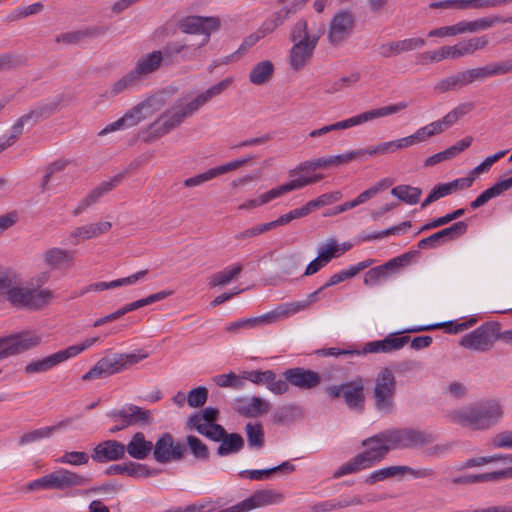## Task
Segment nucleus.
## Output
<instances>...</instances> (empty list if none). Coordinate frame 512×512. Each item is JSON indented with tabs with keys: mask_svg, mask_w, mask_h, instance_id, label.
<instances>
[{
	"mask_svg": "<svg viewBox=\"0 0 512 512\" xmlns=\"http://www.w3.org/2000/svg\"><path fill=\"white\" fill-rule=\"evenodd\" d=\"M287 19V13H283L282 10H279L273 13L271 17L262 23L261 27L259 28V33H261L264 37L281 26Z\"/></svg>",
	"mask_w": 512,
	"mask_h": 512,
	"instance_id": "obj_56",
	"label": "nucleus"
},
{
	"mask_svg": "<svg viewBox=\"0 0 512 512\" xmlns=\"http://www.w3.org/2000/svg\"><path fill=\"white\" fill-rule=\"evenodd\" d=\"M243 267L241 264H235L232 267H227L224 270L215 273L211 278L209 285L212 287L215 286H224L236 279L242 272Z\"/></svg>",
	"mask_w": 512,
	"mask_h": 512,
	"instance_id": "obj_46",
	"label": "nucleus"
},
{
	"mask_svg": "<svg viewBox=\"0 0 512 512\" xmlns=\"http://www.w3.org/2000/svg\"><path fill=\"white\" fill-rule=\"evenodd\" d=\"M282 500L283 495L273 489L259 490L246 498L250 510L270 504L280 503Z\"/></svg>",
	"mask_w": 512,
	"mask_h": 512,
	"instance_id": "obj_36",
	"label": "nucleus"
},
{
	"mask_svg": "<svg viewBox=\"0 0 512 512\" xmlns=\"http://www.w3.org/2000/svg\"><path fill=\"white\" fill-rule=\"evenodd\" d=\"M42 10L43 4L41 2L33 3L27 7H18L7 16V20L9 22L17 21L30 15L38 14Z\"/></svg>",
	"mask_w": 512,
	"mask_h": 512,
	"instance_id": "obj_57",
	"label": "nucleus"
},
{
	"mask_svg": "<svg viewBox=\"0 0 512 512\" xmlns=\"http://www.w3.org/2000/svg\"><path fill=\"white\" fill-rule=\"evenodd\" d=\"M148 353H114L101 358L88 372L82 375L83 381L107 378L124 371L141 360L146 359Z\"/></svg>",
	"mask_w": 512,
	"mask_h": 512,
	"instance_id": "obj_6",
	"label": "nucleus"
},
{
	"mask_svg": "<svg viewBox=\"0 0 512 512\" xmlns=\"http://www.w3.org/2000/svg\"><path fill=\"white\" fill-rule=\"evenodd\" d=\"M418 254V251H409L400 256L390 259L386 263L379 265L381 270L388 278L391 274L396 273L400 268L408 265L412 258Z\"/></svg>",
	"mask_w": 512,
	"mask_h": 512,
	"instance_id": "obj_47",
	"label": "nucleus"
},
{
	"mask_svg": "<svg viewBox=\"0 0 512 512\" xmlns=\"http://www.w3.org/2000/svg\"><path fill=\"white\" fill-rule=\"evenodd\" d=\"M31 120V115L21 116L12 126L11 134L0 142V152L11 146L23 133L24 123Z\"/></svg>",
	"mask_w": 512,
	"mask_h": 512,
	"instance_id": "obj_52",
	"label": "nucleus"
},
{
	"mask_svg": "<svg viewBox=\"0 0 512 512\" xmlns=\"http://www.w3.org/2000/svg\"><path fill=\"white\" fill-rule=\"evenodd\" d=\"M172 294H173V291H171V290L160 291V292L151 294L145 298L136 300L132 303L126 304L125 306L121 307L120 309H118V314H120V316L122 317L123 315H125L128 312L142 308L146 305H150L154 302L164 300Z\"/></svg>",
	"mask_w": 512,
	"mask_h": 512,
	"instance_id": "obj_43",
	"label": "nucleus"
},
{
	"mask_svg": "<svg viewBox=\"0 0 512 512\" xmlns=\"http://www.w3.org/2000/svg\"><path fill=\"white\" fill-rule=\"evenodd\" d=\"M106 31L107 29L104 27H88L82 30L61 33L55 37V42L63 43L66 45L78 44L81 41H84L88 38H94L100 35H104Z\"/></svg>",
	"mask_w": 512,
	"mask_h": 512,
	"instance_id": "obj_32",
	"label": "nucleus"
},
{
	"mask_svg": "<svg viewBox=\"0 0 512 512\" xmlns=\"http://www.w3.org/2000/svg\"><path fill=\"white\" fill-rule=\"evenodd\" d=\"M220 442L217 448V455L221 457L236 454L244 447V439L238 433H226Z\"/></svg>",
	"mask_w": 512,
	"mask_h": 512,
	"instance_id": "obj_38",
	"label": "nucleus"
},
{
	"mask_svg": "<svg viewBox=\"0 0 512 512\" xmlns=\"http://www.w3.org/2000/svg\"><path fill=\"white\" fill-rule=\"evenodd\" d=\"M355 27V17L350 10H340L331 18L327 39L331 46H342L352 35Z\"/></svg>",
	"mask_w": 512,
	"mask_h": 512,
	"instance_id": "obj_14",
	"label": "nucleus"
},
{
	"mask_svg": "<svg viewBox=\"0 0 512 512\" xmlns=\"http://www.w3.org/2000/svg\"><path fill=\"white\" fill-rule=\"evenodd\" d=\"M187 445L191 453L198 459H208L209 450L206 444H204L196 436L189 435L186 438Z\"/></svg>",
	"mask_w": 512,
	"mask_h": 512,
	"instance_id": "obj_64",
	"label": "nucleus"
},
{
	"mask_svg": "<svg viewBox=\"0 0 512 512\" xmlns=\"http://www.w3.org/2000/svg\"><path fill=\"white\" fill-rule=\"evenodd\" d=\"M325 289L326 288H323V286H321L316 291L310 293L304 300L281 304L280 306L285 315V318L308 309L313 303L318 301L319 294Z\"/></svg>",
	"mask_w": 512,
	"mask_h": 512,
	"instance_id": "obj_39",
	"label": "nucleus"
},
{
	"mask_svg": "<svg viewBox=\"0 0 512 512\" xmlns=\"http://www.w3.org/2000/svg\"><path fill=\"white\" fill-rule=\"evenodd\" d=\"M208 397V390L206 387L199 386L190 390L187 394L186 400L190 407L197 408L205 404Z\"/></svg>",
	"mask_w": 512,
	"mask_h": 512,
	"instance_id": "obj_63",
	"label": "nucleus"
},
{
	"mask_svg": "<svg viewBox=\"0 0 512 512\" xmlns=\"http://www.w3.org/2000/svg\"><path fill=\"white\" fill-rule=\"evenodd\" d=\"M187 48L185 44L172 43L161 50L143 54L136 62L134 73L141 80L155 73L162 66H171L179 62L177 56Z\"/></svg>",
	"mask_w": 512,
	"mask_h": 512,
	"instance_id": "obj_3",
	"label": "nucleus"
},
{
	"mask_svg": "<svg viewBox=\"0 0 512 512\" xmlns=\"http://www.w3.org/2000/svg\"><path fill=\"white\" fill-rule=\"evenodd\" d=\"M407 107H408V103L402 101V102H398L396 104L369 110V111L363 112L361 114H358L356 116H353L351 118L330 124L329 125L330 130L332 132V131H337V130H342V129H348L350 127L357 126V125L363 124L365 122L374 120L376 118L386 117V116L398 113V112L406 109Z\"/></svg>",
	"mask_w": 512,
	"mask_h": 512,
	"instance_id": "obj_16",
	"label": "nucleus"
},
{
	"mask_svg": "<svg viewBox=\"0 0 512 512\" xmlns=\"http://www.w3.org/2000/svg\"><path fill=\"white\" fill-rule=\"evenodd\" d=\"M154 459L162 464L179 461L184 458L187 447L184 443L175 441L170 433L162 434L153 445Z\"/></svg>",
	"mask_w": 512,
	"mask_h": 512,
	"instance_id": "obj_17",
	"label": "nucleus"
},
{
	"mask_svg": "<svg viewBox=\"0 0 512 512\" xmlns=\"http://www.w3.org/2000/svg\"><path fill=\"white\" fill-rule=\"evenodd\" d=\"M324 31V26H321L310 41L293 43L289 53V64L293 70L299 71L309 64Z\"/></svg>",
	"mask_w": 512,
	"mask_h": 512,
	"instance_id": "obj_18",
	"label": "nucleus"
},
{
	"mask_svg": "<svg viewBox=\"0 0 512 512\" xmlns=\"http://www.w3.org/2000/svg\"><path fill=\"white\" fill-rule=\"evenodd\" d=\"M391 449H412L431 444L435 436L432 433L413 428L386 430Z\"/></svg>",
	"mask_w": 512,
	"mask_h": 512,
	"instance_id": "obj_11",
	"label": "nucleus"
},
{
	"mask_svg": "<svg viewBox=\"0 0 512 512\" xmlns=\"http://www.w3.org/2000/svg\"><path fill=\"white\" fill-rule=\"evenodd\" d=\"M502 194L499 183L496 182L493 186L483 191L474 201L470 203L472 209H478L485 205L489 200Z\"/></svg>",
	"mask_w": 512,
	"mask_h": 512,
	"instance_id": "obj_62",
	"label": "nucleus"
},
{
	"mask_svg": "<svg viewBox=\"0 0 512 512\" xmlns=\"http://www.w3.org/2000/svg\"><path fill=\"white\" fill-rule=\"evenodd\" d=\"M185 105L176 104L166 110L155 122L150 125L151 134L156 137L169 133L179 126L187 117H190Z\"/></svg>",
	"mask_w": 512,
	"mask_h": 512,
	"instance_id": "obj_19",
	"label": "nucleus"
},
{
	"mask_svg": "<svg viewBox=\"0 0 512 512\" xmlns=\"http://www.w3.org/2000/svg\"><path fill=\"white\" fill-rule=\"evenodd\" d=\"M385 436H387L386 431H383L364 439L361 444L365 450L338 467L333 474V478L337 479L360 472L382 461L388 452L392 450L390 442H388Z\"/></svg>",
	"mask_w": 512,
	"mask_h": 512,
	"instance_id": "obj_2",
	"label": "nucleus"
},
{
	"mask_svg": "<svg viewBox=\"0 0 512 512\" xmlns=\"http://www.w3.org/2000/svg\"><path fill=\"white\" fill-rule=\"evenodd\" d=\"M56 462L72 466L86 465L89 462V455L86 452L67 451Z\"/></svg>",
	"mask_w": 512,
	"mask_h": 512,
	"instance_id": "obj_58",
	"label": "nucleus"
},
{
	"mask_svg": "<svg viewBox=\"0 0 512 512\" xmlns=\"http://www.w3.org/2000/svg\"><path fill=\"white\" fill-rule=\"evenodd\" d=\"M282 377L288 381L289 385L300 390H311L317 387L321 382V377L318 372L302 367L286 369L282 373Z\"/></svg>",
	"mask_w": 512,
	"mask_h": 512,
	"instance_id": "obj_22",
	"label": "nucleus"
},
{
	"mask_svg": "<svg viewBox=\"0 0 512 512\" xmlns=\"http://www.w3.org/2000/svg\"><path fill=\"white\" fill-rule=\"evenodd\" d=\"M51 437V429L47 426L24 433L18 440L20 446H25L44 438Z\"/></svg>",
	"mask_w": 512,
	"mask_h": 512,
	"instance_id": "obj_61",
	"label": "nucleus"
},
{
	"mask_svg": "<svg viewBox=\"0 0 512 512\" xmlns=\"http://www.w3.org/2000/svg\"><path fill=\"white\" fill-rule=\"evenodd\" d=\"M180 30L185 34H201L203 38L198 48L205 46L213 32L219 30L220 19L218 17L187 16L179 22Z\"/></svg>",
	"mask_w": 512,
	"mask_h": 512,
	"instance_id": "obj_15",
	"label": "nucleus"
},
{
	"mask_svg": "<svg viewBox=\"0 0 512 512\" xmlns=\"http://www.w3.org/2000/svg\"><path fill=\"white\" fill-rule=\"evenodd\" d=\"M498 322H487L477 327L470 333L465 334L459 344L460 346L476 351H489L498 339Z\"/></svg>",
	"mask_w": 512,
	"mask_h": 512,
	"instance_id": "obj_10",
	"label": "nucleus"
},
{
	"mask_svg": "<svg viewBox=\"0 0 512 512\" xmlns=\"http://www.w3.org/2000/svg\"><path fill=\"white\" fill-rule=\"evenodd\" d=\"M4 296L13 306L38 310L49 303L52 292L48 289L38 290L20 285L18 275L14 271L11 284L5 289Z\"/></svg>",
	"mask_w": 512,
	"mask_h": 512,
	"instance_id": "obj_4",
	"label": "nucleus"
},
{
	"mask_svg": "<svg viewBox=\"0 0 512 512\" xmlns=\"http://www.w3.org/2000/svg\"><path fill=\"white\" fill-rule=\"evenodd\" d=\"M126 447L117 440H105L93 448L91 458L97 463H107L125 458Z\"/></svg>",
	"mask_w": 512,
	"mask_h": 512,
	"instance_id": "obj_24",
	"label": "nucleus"
},
{
	"mask_svg": "<svg viewBox=\"0 0 512 512\" xmlns=\"http://www.w3.org/2000/svg\"><path fill=\"white\" fill-rule=\"evenodd\" d=\"M111 227L112 225L108 221L87 224L74 229L70 237L77 239L75 241V244H77L79 240H86L98 237L99 235L108 232L111 229Z\"/></svg>",
	"mask_w": 512,
	"mask_h": 512,
	"instance_id": "obj_35",
	"label": "nucleus"
},
{
	"mask_svg": "<svg viewBox=\"0 0 512 512\" xmlns=\"http://www.w3.org/2000/svg\"><path fill=\"white\" fill-rule=\"evenodd\" d=\"M313 37H315L314 34H310L308 31V23L305 19L301 18L299 19L291 28L289 39L291 42H305L310 41Z\"/></svg>",
	"mask_w": 512,
	"mask_h": 512,
	"instance_id": "obj_53",
	"label": "nucleus"
},
{
	"mask_svg": "<svg viewBox=\"0 0 512 512\" xmlns=\"http://www.w3.org/2000/svg\"><path fill=\"white\" fill-rule=\"evenodd\" d=\"M502 415L498 401L486 400L456 409L449 414V418L455 424L479 431L495 425Z\"/></svg>",
	"mask_w": 512,
	"mask_h": 512,
	"instance_id": "obj_1",
	"label": "nucleus"
},
{
	"mask_svg": "<svg viewBox=\"0 0 512 512\" xmlns=\"http://www.w3.org/2000/svg\"><path fill=\"white\" fill-rule=\"evenodd\" d=\"M245 432L250 448L260 449L264 446V431L261 423L246 424Z\"/></svg>",
	"mask_w": 512,
	"mask_h": 512,
	"instance_id": "obj_48",
	"label": "nucleus"
},
{
	"mask_svg": "<svg viewBox=\"0 0 512 512\" xmlns=\"http://www.w3.org/2000/svg\"><path fill=\"white\" fill-rule=\"evenodd\" d=\"M74 252L71 250L53 247L46 250L43 255L44 263L53 270L67 269L72 266Z\"/></svg>",
	"mask_w": 512,
	"mask_h": 512,
	"instance_id": "obj_29",
	"label": "nucleus"
},
{
	"mask_svg": "<svg viewBox=\"0 0 512 512\" xmlns=\"http://www.w3.org/2000/svg\"><path fill=\"white\" fill-rule=\"evenodd\" d=\"M322 179V175H313L310 177H299L297 179H293L287 183H284L274 189H271L262 195L258 199H251L247 202L241 204L239 206L240 210H248L253 209L258 206L264 205L270 201H272L275 198H278L288 192H291L293 190L301 189L307 185L317 183Z\"/></svg>",
	"mask_w": 512,
	"mask_h": 512,
	"instance_id": "obj_13",
	"label": "nucleus"
},
{
	"mask_svg": "<svg viewBox=\"0 0 512 512\" xmlns=\"http://www.w3.org/2000/svg\"><path fill=\"white\" fill-rule=\"evenodd\" d=\"M408 336L395 337L388 335L385 339L379 341H371L364 345L362 350H359V356L367 353H389L401 349L409 342Z\"/></svg>",
	"mask_w": 512,
	"mask_h": 512,
	"instance_id": "obj_27",
	"label": "nucleus"
},
{
	"mask_svg": "<svg viewBox=\"0 0 512 512\" xmlns=\"http://www.w3.org/2000/svg\"><path fill=\"white\" fill-rule=\"evenodd\" d=\"M62 99L63 96L58 95L51 102L37 107L36 109L27 113V115H31V119H35L36 121L40 118L48 117L58 110V106L60 105Z\"/></svg>",
	"mask_w": 512,
	"mask_h": 512,
	"instance_id": "obj_54",
	"label": "nucleus"
},
{
	"mask_svg": "<svg viewBox=\"0 0 512 512\" xmlns=\"http://www.w3.org/2000/svg\"><path fill=\"white\" fill-rule=\"evenodd\" d=\"M108 416L111 418H120L122 420V427L150 425L153 422L149 410H145L133 404L119 410H113L108 413Z\"/></svg>",
	"mask_w": 512,
	"mask_h": 512,
	"instance_id": "obj_23",
	"label": "nucleus"
},
{
	"mask_svg": "<svg viewBox=\"0 0 512 512\" xmlns=\"http://www.w3.org/2000/svg\"><path fill=\"white\" fill-rule=\"evenodd\" d=\"M65 361L64 352L60 350L44 358L32 360L24 367V372L28 375L45 373Z\"/></svg>",
	"mask_w": 512,
	"mask_h": 512,
	"instance_id": "obj_31",
	"label": "nucleus"
},
{
	"mask_svg": "<svg viewBox=\"0 0 512 512\" xmlns=\"http://www.w3.org/2000/svg\"><path fill=\"white\" fill-rule=\"evenodd\" d=\"M160 472V469L150 468L146 464L132 461L124 464L111 465L105 470L106 475H127L134 478H148L156 476Z\"/></svg>",
	"mask_w": 512,
	"mask_h": 512,
	"instance_id": "obj_25",
	"label": "nucleus"
},
{
	"mask_svg": "<svg viewBox=\"0 0 512 512\" xmlns=\"http://www.w3.org/2000/svg\"><path fill=\"white\" fill-rule=\"evenodd\" d=\"M283 318H285V315L282 311L281 306L279 305L274 310L267 312L263 315L251 317V318H244L245 329H254V328L263 327L265 325L275 323L279 319H283Z\"/></svg>",
	"mask_w": 512,
	"mask_h": 512,
	"instance_id": "obj_40",
	"label": "nucleus"
},
{
	"mask_svg": "<svg viewBox=\"0 0 512 512\" xmlns=\"http://www.w3.org/2000/svg\"><path fill=\"white\" fill-rule=\"evenodd\" d=\"M270 404L261 397H239L235 399L234 409L244 417H258L268 412Z\"/></svg>",
	"mask_w": 512,
	"mask_h": 512,
	"instance_id": "obj_26",
	"label": "nucleus"
},
{
	"mask_svg": "<svg viewBox=\"0 0 512 512\" xmlns=\"http://www.w3.org/2000/svg\"><path fill=\"white\" fill-rule=\"evenodd\" d=\"M139 81H140L139 77L132 70L112 85V87L109 91V94H110V96H116V95L136 86Z\"/></svg>",
	"mask_w": 512,
	"mask_h": 512,
	"instance_id": "obj_50",
	"label": "nucleus"
},
{
	"mask_svg": "<svg viewBox=\"0 0 512 512\" xmlns=\"http://www.w3.org/2000/svg\"><path fill=\"white\" fill-rule=\"evenodd\" d=\"M364 380L357 376L353 380L340 385H331L326 388L329 397L343 398L347 407L356 412H362L365 407Z\"/></svg>",
	"mask_w": 512,
	"mask_h": 512,
	"instance_id": "obj_9",
	"label": "nucleus"
},
{
	"mask_svg": "<svg viewBox=\"0 0 512 512\" xmlns=\"http://www.w3.org/2000/svg\"><path fill=\"white\" fill-rule=\"evenodd\" d=\"M406 474L415 478H433L436 476V472L431 468L414 469L409 466H390L381 468L369 474L365 479V483L373 485L388 478L404 476Z\"/></svg>",
	"mask_w": 512,
	"mask_h": 512,
	"instance_id": "obj_20",
	"label": "nucleus"
},
{
	"mask_svg": "<svg viewBox=\"0 0 512 512\" xmlns=\"http://www.w3.org/2000/svg\"><path fill=\"white\" fill-rule=\"evenodd\" d=\"M266 388L275 395H283L289 390V383L285 378H277L274 371L271 370L270 377H268Z\"/></svg>",
	"mask_w": 512,
	"mask_h": 512,
	"instance_id": "obj_60",
	"label": "nucleus"
},
{
	"mask_svg": "<svg viewBox=\"0 0 512 512\" xmlns=\"http://www.w3.org/2000/svg\"><path fill=\"white\" fill-rule=\"evenodd\" d=\"M374 260L367 259L357 263L356 265L350 266L348 269L342 270L338 273L333 274L329 280L323 285V288H329L335 286L346 279L355 277L358 273L365 270L373 264Z\"/></svg>",
	"mask_w": 512,
	"mask_h": 512,
	"instance_id": "obj_37",
	"label": "nucleus"
},
{
	"mask_svg": "<svg viewBox=\"0 0 512 512\" xmlns=\"http://www.w3.org/2000/svg\"><path fill=\"white\" fill-rule=\"evenodd\" d=\"M502 21V16L494 15L485 18H479L474 21H461V34L466 32H478L489 29Z\"/></svg>",
	"mask_w": 512,
	"mask_h": 512,
	"instance_id": "obj_42",
	"label": "nucleus"
},
{
	"mask_svg": "<svg viewBox=\"0 0 512 512\" xmlns=\"http://www.w3.org/2000/svg\"><path fill=\"white\" fill-rule=\"evenodd\" d=\"M476 323V319H471L462 323L454 324L453 322H443V323H437L432 325H426V326H417L410 329L405 330V332L409 333H416L421 331H429L441 327H446V331L449 333H459L462 332L469 327L473 326Z\"/></svg>",
	"mask_w": 512,
	"mask_h": 512,
	"instance_id": "obj_41",
	"label": "nucleus"
},
{
	"mask_svg": "<svg viewBox=\"0 0 512 512\" xmlns=\"http://www.w3.org/2000/svg\"><path fill=\"white\" fill-rule=\"evenodd\" d=\"M40 343L41 337L30 331H22L0 337V360L33 349Z\"/></svg>",
	"mask_w": 512,
	"mask_h": 512,
	"instance_id": "obj_12",
	"label": "nucleus"
},
{
	"mask_svg": "<svg viewBox=\"0 0 512 512\" xmlns=\"http://www.w3.org/2000/svg\"><path fill=\"white\" fill-rule=\"evenodd\" d=\"M121 179L122 175L119 174L95 187L84 199L81 200L79 205L73 210V215L78 216L85 209L98 202L101 197L115 188L120 183Z\"/></svg>",
	"mask_w": 512,
	"mask_h": 512,
	"instance_id": "obj_28",
	"label": "nucleus"
},
{
	"mask_svg": "<svg viewBox=\"0 0 512 512\" xmlns=\"http://www.w3.org/2000/svg\"><path fill=\"white\" fill-rule=\"evenodd\" d=\"M301 414V410L296 405H285L278 408L273 414V421L276 424H284L287 421L294 420Z\"/></svg>",
	"mask_w": 512,
	"mask_h": 512,
	"instance_id": "obj_55",
	"label": "nucleus"
},
{
	"mask_svg": "<svg viewBox=\"0 0 512 512\" xmlns=\"http://www.w3.org/2000/svg\"><path fill=\"white\" fill-rule=\"evenodd\" d=\"M391 194L402 202L414 205L419 202L422 190L410 185H398L391 190Z\"/></svg>",
	"mask_w": 512,
	"mask_h": 512,
	"instance_id": "obj_44",
	"label": "nucleus"
},
{
	"mask_svg": "<svg viewBox=\"0 0 512 512\" xmlns=\"http://www.w3.org/2000/svg\"><path fill=\"white\" fill-rule=\"evenodd\" d=\"M464 213H465V209L460 208V209H457V210H455L451 213H448L442 217L435 218L432 221H430L429 223H426L425 225H423L418 230V232L416 234L418 235L424 231H428V230L446 225V224L450 223L451 221L460 218L461 216L464 215Z\"/></svg>",
	"mask_w": 512,
	"mask_h": 512,
	"instance_id": "obj_51",
	"label": "nucleus"
},
{
	"mask_svg": "<svg viewBox=\"0 0 512 512\" xmlns=\"http://www.w3.org/2000/svg\"><path fill=\"white\" fill-rule=\"evenodd\" d=\"M489 43L486 36L471 38L467 41L459 42L454 46H442L435 51H426L417 55L419 64L440 62L444 59H456L465 55L473 54L477 50L484 49Z\"/></svg>",
	"mask_w": 512,
	"mask_h": 512,
	"instance_id": "obj_7",
	"label": "nucleus"
},
{
	"mask_svg": "<svg viewBox=\"0 0 512 512\" xmlns=\"http://www.w3.org/2000/svg\"><path fill=\"white\" fill-rule=\"evenodd\" d=\"M468 225L464 221H458L426 238L421 239L417 246L419 249L436 248L450 240L464 235Z\"/></svg>",
	"mask_w": 512,
	"mask_h": 512,
	"instance_id": "obj_21",
	"label": "nucleus"
},
{
	"mask_svg": "<svg viewBox=\"0 0 512 512\" xmlns=\"http://www.w3.org/2000/svg\"><path fill=\"white\" fill-rule=\"evenodd\" d=\"M91 479L88 476L77 472L59 468L38 479L29 482L25 489L27 491L35 490H60L65 491L76 487H82L89 484Z\"/></svg>",
	"mask_w": 512,
	"mask_h": 512,
	"instance_id": "obj_5",
	"label": "nucleus"
},
{
	"mask_svg": "<svg viewBox=\"0 0 512 512\" xmlns=\"http://www.w3.org/2000/svg\"><path fill=\"white\" fill-rule=\"evenodd\" d=\"M156 101V98L151 97L146 101H143L132 109L127 111L123 116V120L125 122L126 128L133 127L137 125L140 121L146 119L149 115L152 114L153 104Z\"/></svg>",
	"mask_w": 512,
	"mask_h": 512,
	"instance_id": "obj_34",
	"label": "nucleus"
},
{
	"mask_svg": "<svg viewBox=\"0 0 512 512\" xmlns=\"http://www.w3.org/2000/svg\"><path fill=\"white\" fill-rule=\"evenodd\" d=\"M510 478H512V466L499 471L458 476L453 479V482L455 484H475L482 482H495Z\"/></svg>",
	"mask_w": 512,
	"mask_h": 512,
	"instance_id": "obj_30",
	"label": "nucleus"
},
{
	"mask_svg": "<svg viewBox=\"0 0 512 512\" xmlns=\"http://www.w3.org/2000/svg\"><path fill=\"white\" fill-rule=\"evenodd\" d=\"M452 192L454 191L450 182L440 183L430 191L429 195L422 202L421 207L425 208L428 205L432 204L433 202L437 201L438 199L451 194Z\"/></svg>",
	"mask_w": 512,
	"mask_h": 512,
	"instance_id": "obj_59",
	"label": "nucleus"
},
{
	"mask_svg": "<svg viewBox=\"0 0 512 512\" xmlns=\"http://www.w3.org/2000/svg\"><path fill=\"white\" fill-rule=\"evenodd\" d=\"M261 38H263V35L261 33H259V31L257 33H254V34H251V35L247 36L244 39V41L242 42V44L240 45V47L238 48L237 51H235L234 53L226 56L223 59V61L215 63V65L217 66V65H221V64H228L229 62L234 61L235 59H239V57L244 52H246L249 48L254 46Z\"/></svg>",
	"mask_w": 512,
	"mask_h": 512,
	"instance_id": "obj_49",
	"label": "nucleus"
},
{
	"mask_svg": "<svg viewBox=\"0 0 512 512\" xmlns=\"http://www.w3.org/2000/svg\"><path fill=\"white\" fill-rule=\"evenodd\" d=\"M126 452L130 457L137 460L146 459L152 452L153 443L146 440L145 435L142 432L135 433L131 440L128 442Z\"/></svg>",
	"mask_w": 512,
	"mask_h": 512,
	"instance_id": "obj_33",
	"label": "nucleus"
},
{
	"mask_svg": "<svg viewBox=\"0 0 512 512\" xmlns=\"http://www.w3.org/2000/svg\"><path fill=\"white\" fill-rule=\"evenodd\" d=\"M274 71L273 64L268 61H262L255 65L250 71L249 80L255 85H262L269 81Z\"/></svg>",
	"mask_w": 512,
	"mask_h": 512,
	"instance_id": "obj_45",
	"label": "nucleus"
},
{
	"mask_svg": "<svg viewBox=\"0 0 512 512\" xmlns=\"http://www.w3.org/2000/svg\"><path fill=\"white\" fill-rule=\"evenodd\" d=\"M396 378L389 368H383L375 377L372 398L374 408L383 414H391L395 408Z\"/></svg>",
	"mask_w": 512,
	"mask_h": 512,
	"instance_id": "obj_8",
	"label": "nucleus"
}]
</instances>
